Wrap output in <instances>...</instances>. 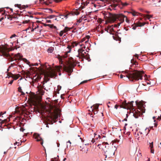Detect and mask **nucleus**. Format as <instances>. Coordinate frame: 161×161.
<instances>
[{"mask_svg": "<svg viewBox=\"0 0 161 161\" xmlns=\"http://www.w3.org/2000/svg\"><path fill=\"white\" fill-rule=\"evenodd\" d=\"M122 72L125 74L126 77L132 81H133L134 80H142V74L144 73V72L143 71H140L136 70L130 71L126 70L125 71H123Z\"/></svg>", "mask_w": 161, "mask_h": 161, "instance_id": "obj_1", "label": "nucleus"}, {"mask_svg": "<svg viewBox=\"0 0 161 161\" xmlns=\"http://www.w3.org/2000/svg\"><path fill=\"white\" fill-rule=\"evenodd\" d=\"M124 15L122 14H116L109 13L107 17V19L108 22L110 23L116 21L117 24H115L114 26L117 27L124 21Z\"/></svg>", "mask_w": 161, "mask_h": 161, "instance_id": "obj_2", "label": "nucleus"}, {"mask_svg": "<svg viewBox=\"0 0 161 161\" xmlns=\"http://www.w3.org/2000/svg\"><path fill=\"white\" fill-rule=\"evenodd\" d=\"M141 107H138V109L136 110L135 109L133 106V107L130 109H129V111L130 112L131 110L132 111L133 115L136 118H138L139 116L142 114V113H145V110L144 108L143 107V104H142Z\"/></svg>", "mask_w": 161, "mask_h": 161, "instance_id": "obj_3", "label": "nucleus"}, {"mask_svg": "<svg viewBox=\"0 0 161 161\" xmlns=\"http://www.w3.org/2000/svg\"><path fill=\"white\" fill-rule=\"evenodd\" d=\"M49 113L51 118L54 120L60 116L61 114L60 110L56 107H52L49 111Z\"/></svg>", "mask_w": 161, "mask_h": 161, "instance_id": "obj_4", "label": "nucleus"}, {"mask_svg": "<svg viewBox=\"0 0 161 161\" xmlns=\"http://www.w3.org/2000/svg\"><path fill=\"white\" fill-rule=\"evenodd\" d=\"M76 64L73 61L72 62L70 63L68 66L64 65L63 69L64 71L67 72L68 73V75L69 76L73 71V68L76 66Z\"/></svg>", "mask_w": 161, "mask_h": 161, "instance_id": "obj_5", "label": "nucleus"}, {"mask_svg": "<svg viewBox=\"0 0 161 161\" xmlns=\"http://www.w3.org/2000/svg\"><path fill=\"white\" fill-rule=\"evenodd\" d=\"M133 101H131L130 103H127L126 101L122 102L121 104L120 105L116 104L114 106V108L117 109L118 108L120 107V108H123L125 109H130L133 107Z\"/></svg>", "mask_w": 161, "mask_h": 161, "instance_id": "obj_6", "label": "nucleus"}, {"mask_svg": "<svg viewBox=\"0 0 161 161\" xmlns=\"http://www.w3.org/2000/svg\"><path fill=\"white\" fill-rule=\"evenodd\" d=\"M6 48L4 47L0 48V53L2 54V55L8 57V60L9 61H13V58L10 56L9 53L6 52Z\"/></svg>", "mask_w": 161, "mask_h": 161, "instance_id": "obj_7", "label": "nucleus"}, {"mask_svg": "<svg viewBox=\"0 0 161 161\" xmlns=\"http://www.w3.org/2000/svg\"><path fill=\"white\" fill-rule=\"evenodd\" d=\"M99 106V105L98 104H96L91 107V109L89 110L90 112L91 110L92 111V114L91 115H92V114H96L97 113L98 111ZM91 116L93 117V116Z\"/></svg>", "mask_w": 161, "mask_h": 161, "instance_id": "obj_8", "label": "nucleus"}, {"mask_svg": "<svg viewBox=\"0 0 161 161\" xmlns=\"http://www.w3.org/2000/svg\"><path fill=\"white\" fill-rule=\"evenodd\" d=\"M56 75L55 71L53 69H50L45 74V76L46 77H53Z\"/></svg>", "mask_w": 161, "mask_h": 161, "instance_id": "obj_9", "label": "nucleus"}, {"mask_svg": "<svg viewBox=\"0 0 161 161\" xmlns=\"http://www.w3.org/2000/svg\"><path fill=\"white\" fill-rule=\"evenodd\" d=\"M78 54L76 56V57L81 58L84 57L86 55V52H85L84 50L82 48L79 49L78 51Z\"/></svg>", "mask_w": 161, "mask_h": 161, "instance_id": "obj_10", "label": "nucleus"}, {"mask_svg": "<svg viewBox=\"0 0 161 161\" xmlns=\"http://www.w3.org/2000/svg\"><path fill=\"white\" fill-rule=\"evenodd\" d=\"M28 96L29 97V98H28L29 100H30L32 103H35L36 102L37 98L34 93L31 92V93L29 94Z\"/></svg>", "mask_w": 161, "mask_h": 161, "instance_id": "obj_11", "label": "nucleus"}, {"mask_svg": "<svg viewBox=\"0 0 161 161\" xmlns=\"http://www.w3.org/2000/svg\"><path fill=\"white\" fill-rule=\"evenodd\" d=\"M34 136H35V139H36V141L38 142H40L41 144L43 147V140L40 137V135L37 134H34Z\"/></svg>", "mask_w": 161, "mask_h": 161, "instance_id": "obj_12", "label": "nucleus"}, {"mask_svg": "<svg viewBox=\"0 0 161 161\" xmlns=\"http://www.w3.org/2000/svg\"><path fill=\"white\" fill-rule=\"evenodd\" d=\"M115 3H119V4H120V6L122 5V7H120V8H122L123 7H124L126 6H127L128 5V4L126 3H123L120 0H114Z\"/></svg>", "mask_w": 161, "mask_h": 161, "instance_id": "obj_13", "label": "nucleus"}, {"mask_svg": "<svg viewBox=\"0 0 161 161\" xmlns=\"http://www.w3.org/2000/svg\"><path fill=\"white\" fill-rule=\"evenodd\" d=\"M88 3H87V2H84L83 1H81V5L80 7L78 9L80 11L82 9L85 8L86 6L87 5Z\"/></svg>", "mask_w": 161, "mask_h": 161, "instance_id": "obj_14", "label": "nucleus"}, {"mask_svg": "<svg viewBox=\"0 0 161 161\" xmlns=\"http://www.w3.org/2000/svg\"><path fill=\"white\" fill-rule=\"evenodd\" d=\"M43 88H44L45 90H46L47 91V90H46L45 88H43V87H42L39 88L38 89V91L39 92V94L40 95H43L45 93L44 91L43 90Z\"/></svg>", "mask_w": 161, "mask_h": 161, "instance_id": "obj_15", "label": "nucleus"}, {"mask_svg": "<svg viewBox=\"0 0 161 161\" xmlns=\"http://www.w3.org/2000/svg\"><path fill=\"white\" fill-rule=\"evenodd\" d=\"M41 78L40 75H36L34 76L33 80H34L35 82L38 81Z\"/></svg>", "mask_w": 161, "mask_h": 161, "instance_id": "obj_16", "label": "nucleus"}, {"mask_svg": "<svg viewBox=\"0 0 161 161\" xmlns=\"http://www.w3.org/2000/svg\"><path fill=\"white\" fill-rule=\"evenodd\" d=\"M11 75L10 76V77H12L14 79V80H16L19 78L20 76V75L19 74H17L16 75L11 74Z\"/></svg>", "mask_w": 161, "mask_h": 161, "instance_id": "obj_17", "label": "nucleus"}, {"mask_svg": "<svg viewBox=\"0 0 161 161\" xmlns=\"http://www.w3.org/2000/svg\"><path fill=\"white\" fill-rule=\"evenodd\" d=\"M68 53H66L63 56H59V57L58 58L59 59V60L60 61H62V60L63 59H64L65 58H66L67 57V55Z\"/></svg>", "mask_w": 161, "mask_h": 161, "instance_id": "obj_18", "label": "nucleus"}, {"mask_svg": "<svg viewBox=\"0 0 161 161\" xmlns=\"http://www.w3.org/2000/svg\"><path fill=\"white\" fill-rule=\"evenodd\" d=\"M105 30L108 32V31H109L110 32L114 31V29L113 27V25L108 26V29H105Z\"/></svg>", "mask_w": 161, "mask_h": 161, "instance_id": "obj_19", "label": "nucleus"}, {"mask_svg": "<svg viewBox=\"0 0 161 161\" xmlns=\"http://www.w3.org/2000/svg\"><path fill=\"white\" fill-rule=\"evenodd\" d=\"M14 57H16L17 58H19L18 59L15 58V60H16L18 59L19 60H21V58L22 57V56H21V55L20 53H18L16 54H15L14 55Z\"/></svg>", "mask_w": 161, "mask_h": 161, "instance_id": "obj_20", "label": "nucleus"}, {"mask_svg": "<svg viewBox=\"0 0 161 161\" xmlns=\"http://www.w3.org/2000/svg\"><path fill=\"white\" fill-rule=\"evenodd\" d=\"M101 138V136L98 135V137H96V138L93 139L91 141V142L92 143H94V142H96V141H97L98 140V141H99V140Z\"/></svg>", "mask_w": 161, "mask_h": 161, "instance_id": "obj_21", "label": "nucleus"}, {"mask_svg": "<svg viewBox=\"0 0 161 161\" xmlns=\"http://www.w3.org/2000/svg\"><path fill=\"white\" fill-rule=\"evenodd\" d=\"M82 58H85L88 61H90L91 60L89 57V55L88 54V53H87V54L86 55V56H85L84 57H83Z\"/></svg>", "mask_w": 161, "mask_h": 161, "instance_id": "obj_22", "label": "nucleus"}, {"mask_svg": "<svg viewBox=\"0 0 161 161\" xmlns=\"http://www.w3.org/2000/svg\"><path fill=\"white\" fill-rule=\"evenodd\" d=\"M15 6H17L18 8H19L20 9H25L26 8L25 6H21V5L20 4H15Z\"/></svg>", "mask_w": 161, "mask_h": 161, "instance_id": "obj_23", "label": "nucleus"}, {"mask_svg": "<svg viewBox=\"0 0 161 161\" xmlns=\"http://www.w3.org/2000/svg\"><path fill=\"white\" fill-rule=\"evenodd\" d=\"M142 16H143L145 18H146L147 19H149L151 18H152L153 17L152 15H148V14H147V15L142 14Z\"/></svg>", "mask_w": 161, "mask_h": 161, "instance_id": "obj_24", "label": "nucleus"}, {"mask_svg": "<svg viewBox=\"0 0 161 161\" xmlns=\"http://www.w3.org/2000/svg\"><path fill=\"white\" fill-rule=\"evenodd\" d=\"M44 25L45 26H48L51 28H54L55 29H57V27L56 26H54L53 25L45 24V25Z\"/></svg>", "mask_w": 161, "mask_h": 161, "instance_id": "obj_25", "label": "nucleus"}, {"mask_svg": "<svg viewBox=\"0 0 161 161\" xmlns=\"http://www.w3.org/2000/svg\"><path fill=\"white\" fill-rule=\"evenodd\" d=\"M18 91L19 92H21V95H25V93L24 92L22 91L21 89V87L20 86L18 88Z\"/></svg>", "mask_w": 161, "mask_h": 161, "instance_id": "obj_26", "label": "nucleus"}, {"mask_svg": "<svg viewBox=\"0 0 161 161\" xmlns=\"http://www.w3.org/2000/svg\"><path fill=\"white\" fill-rule=\"evenodd\" d=\"M52 2L51 0L50 1L49 0L46 1H44L43 2V3L47 5H49V4L52 3Z\"/></svg>", "mask_w": 161, "mask_h": 161, "instance_id": "obj_27", "label": "nucleus"}, {"mask_svg": "<svg viewBox=\"0 0 161 161\" xmlns=\"http://www.w3.org/2000/svg\"><path fill=\"white\" fill-rule=\"evenodd\" d=\"M84 19V18H83V16L80 17L78 20H77V23L76 24V25L82 22V20Z\"/></svg>", "mask_w": 161, "mask_h": 161, "instance_id": "obj_28", "label": "nucleus"}, {"mask_svg": "<svg viewBox=\"0 0 161 161\" xmlns=\"http://www.w3.org/2000/svg\"><path fill=\"white\" fill-rule=\"evenodd\" d=\"M80 44V43H77L76 42H73L72 44V46L74 47L75 46H76L78 44Z\"/></svg>", "mask_w": 161, "mask_h": 161, "instance_id": "obj_29", "label": "nucleus"}, {"mask_svg": "<svg viewBox=\"0 0 161 161\" xmlns=\"http://www.w3.org/2000/svg\"><path fill=\"white\" fill-rule=\"evenodd\" d=\"M53 48H50L47 49L48 52L49 53H52L53 52Z\"/></svg>", "mask_w": 161, "mask_h": 161, "instance_id": "obj_30", "label": "nucleus"}, {"mask_svg": "<svg viewBox=\"0 0 161 161\" xmlns=\"http://www.w3.org/2000/svg\"><path fill=\"white\" fill-rule=\"evenodd\" d=\"M114 0H114V3H115L114 4V7L115 8V7H117V6H119V7H120V4H119V3H115L114 2Z\"/></svg>", "mask_w": 161, "mask_h": 161, "instance_id": "obj_31", "label": "nucleus"}, {"mask_svg": "<svg viewBox=\"0 0 161 161\" xmlns=\"http://www.w3.org/2000/svg\"><path fill=\"white\" fill-rule=\"evenodd\" d=\"M145 23L144 22L143 23H141L140 22L138 24V26H139L140 27L142 26H144L145 24Z\"/></svg>", "mask_w": 161, "mask_h": 161, "instance_id": "obj_32", "label": "nucleus"}, {"mask_svg": "<svg viewBox=\"0 0 161 161\" xmlns=\"http://www.w3.org/2000/svg\"><path fill=\"white\" fill-rule=\"evenodd\" d=\"M62 68V66H57L56 67V69L59 72L60 71V70Z\"/></svg>", "mask_w": 161, "mask_h": 161, "instance_id": "obj_33", "label": "nucleus"}, {"mask_svg": "<svg viewBox=\"0 0 161 161\" xmlns=\"http://www.w3.org/2000/svg\"><path fill=\"white\" fill-rule=\"evenodd\" d=\"M130 13L132 14L134 16H135L137 14V12L135 11H132L131 12H130Z\"/></svg>", "mask_w": 161, "mask_h": 161, "instance_id": "obj_34", "label": "nucleus"}, {"mask_svg": "<svg viewBox=\"0 0 161 161\" xmlns=\"http://www.w3.org/2000/svg\"><path fill=\"white\" fill-rule=\"evenodd\" d=\"M56 17H57V16H56L54 15H50L48 16H47V18H49V19H52V18H54Z\"/></svg>", "mask_w": 161, "mask_h": 161, "instance_id": "obj_35", "label": "nucleus"}, {"mask_svg": "<svg viewBox=\"0 0 161 161\" xmlns=\"http://www.w3.org/2000/svg\"><path fill=\"white\" fill-rule=\"evenodd\" d=\"M132 26H133V27H132V28L134 30H135L136 29V27L138 26V24H135L134 25H133Z\"/></svg>", "mask_w": 161, "mask_h": 161, "instance_id": "obj_36", "label": "nucleus"}, {"mask_svg": "<svg viewBox=\"0 0 161 161\" xmlns=\"http://www.w3.org/2000/svg\"><path fill=\"white\" fill-rule=\"evenodd\" d=\"M71 29V28L68 27H65L64 28V30L66 32H67L68 31H69Z\"/></svg>", "mask_w": 161, "mask_h": 161, "instance_id": "obj_37", "label": "nucleus"}, {"mask_svg": "<svg viewBox=\"0 0 161 161\" xmlns=\"http://www.w3.org/2000/svg\"><path fill=\"white\" fill-rule=\"evenodd\" d=\"M149 147L150 149L153 148V142H152L151 143H149Z\"/></svg>", "mask_w": 161, "mask_h": 161, "instance_id": "obj_38", "label": "nucleus"}, {"mask_svg": "<svg viewBox=\"0 0 161 161\" xmlns=\"http://www.w3.org/2000/svg\"><path fill=\"white\" fill-rule=\"evenodd\" d=\"M23 60L27 64H29L30 63V62L28 61L25 58H23Z\"/></svg>", "mask_w": 161, "mask_h": 161, "instance_id": "obj_39", "label": "nucleus"}, {"mask_svg": "<svg viewBox=\"0 0 161 161\" xmlns=\"http://www.w3.org/2000/svg\"><path fill=\"white\" fill-rule=\"evenodd\" d=\"M29 21H30L29 20H24L22 22V23L24 24H26H26L28 23L29 22Z\"/></svg>", "mask_w": 161, "mask_h": 161, "instance_id": "obj_40", "label": "nucleus"}, {"mask_svg": "<svg viewBox=\"0 0 161 161\" xmlns=\"http://www.w3.org/2000/svg\"><path fill=\"white\" fill-rule=\"evenodd\" d=\"M97 116H99V117H100V116L103 117V113H101V112H100V113H99L97 115Z\"/></svg>", "mask_w": 161, "mask_h": 161, "instance_id": "obj_41", "label": "nucleus"}, {"mask_svg": "<svg viewBox=\"0 0 161 161\" xmlns=\"http://www.w3.org/2000/svg\"><path fill=\"white\" fill-rule=\"evenodd\" d=\"M124 16H125L124 19L125 18L126 22L127 23H129V21H130V20L127 19V17L126 16H125V15H124Z\"/></svg>", "mask_w": 161, "mask_h": 161, "instance_id": "obj_42", "label": "nucleus"}, {"mask_svg": "<svg viewBox=\"0 0 161 161\" xmlns=\"http://www.w3.org/2000/svg\"><path fill=\"white\" fill-rule=\"evenodd\" d=\"M11 74H13L12 73H10V72L8 73V74H7L8 76H7L6 77V78L8 77V78L10 77V76L11 75Z\"/></svg>", "mask_w": 161, "mask_h": 161, "instance_id": "obj_43", "label": "nucleus"}, {"mask_svg": "<svg viewBox=\"0 0 161 161\" xmlns=\"http://www.w3.org/2000/svg\"><path fill=\"white\" fill-rule=\"evenodd\" d=\"M126 118H125L122 121H127V118H128V114H126Z\"/></svg>", "mask_w": 161, "mask_h": 161, "instance_id": "obj_44", "label": "nucleus"}, {"mask_svg": "<svg viewBox=\"0 0 161 161\" xmlns=\"http://www.w3.org/2000/svg\"><path fill=\"white\" fill-rule=\"evenodd\" d=\"M88 80H84L82 82H81L80 83V84H83V83H87Z\"/></svg>", "mask_w": 161, "mask_h": 161, "instance_id": "obj_45", "label": "nucleus"}, {"mask_svg": "<svg viewBox=\"0 0 161 161\" xmlns=\"http://www.w3.org/2000/svg\"><path fill=\"white\" fill-rule=\"evenodd\" d=\"M75 14L76 15H78L80 14V12L78 11H76L75 12Z\"/></svg>", "mask_w": 161, "mask_h": 161, "instance_id": "obj_46", "label": "nucleus"}, {"mask_svg": "<svg viewBox=\"0 0 161 161\" xmlns=\"http://www.w3.org/2000/svg\"><path fill=\"white\" fill-rule=\"evenodd\" d=\"M38 65V64L37 63H35V64H32L30 65V66H37Z\"/></svg>", "mask_w": 161, "mask_h": 161, "instance_id": "obj_47", "label": "nucleus"}, {"mask_svg": "<svg viewBox=\"0 0 161 161\" xmlns=\"http://www.w3.org/2000/svg\"><path fill=\"white\" fill-rule=\"evenodd\" d=\"M63 34L64 33H63V31H61L59 33V36H63Z\"/></svg>", "mask_w": 161, "mask_h": 161, "instance_id": "obj_48", "label": "nucleus"}, {"mask_svg": "<svg viewBox=\"0 0 161 161\" xmlns=\"http://www.w3.org/2000/svg\"><path fill=\"white\" fill-rule=\"evenodd\" d=\"M16 36V35L15 34H14L13 35H12L10 37V38L11 39L12 38L14 37L15 36Z\"/></svg>", "mask_w": 161, "mask_h": 161, "instance_id": "obj_49", "label": "nucleus"}, {"mask_svg": "<svg viewBox=\"0 0 161 161\" xmlns=\"http://www.w3.org/2000/svg\"><path fill=\"white\" fill-rule=\"evenodd\" d=\"M151 149V153H154V149L153 148L150 149Z\"/></svg>", "mask_w": 161, "mask_h": 161, "instance_id": "obj_50", "label": "nucleus"}, {"mask_svg": "<svg viewBox=\"0 0 161 161\" xmlns=\"http://www.w3.org/2000/svg\"><path fill=\"white\" fill-rule=\"evenodd\" d=\"M59 16L61 19H63L64 17V16L62 15H60Z\"/></svg>", "mask_w": 161, "mask_h": 161, "instance_id": "obj_51", "label": "nucleus"}, {"mask_svg": "<svg viewBox=\"0 0 161 161\" xmlns=\"http://www.w3.org/2000/svg\"><path fill=\"white\" fill-rule=\"evenodd\" d=\"M14 65H16V64H15L14 63L11 64L10 65L11 67H14Z\"/></svg>", "mask_w": 161, "mask_h": 161, "instance_id": "obj_52", "label": "nucleus"}, {"mask_svg": "<svg viewBox=\"0 0 161 161\" xmlns=\"http://www.w3.org/2000/svg\"><path fill=\"white\" fill-rule=\"evenodd\" d=\"M13 81L14 80H11L10 82L8 84H10V85H11L12 83H13Z\"/></svg>", "mask_w": 161, "mask_h": 161, "instance_id": "obj_53", "label": "nucleus"}, {"mask_svg": "<svg viewBox=\"0 0 161 161\" xmlns=\"http://www.w3.org/2000/svg\"><path fill=\"white\" fill-rule=\"evenodd\" d=\"M62 0H55V2L57 3L60 2Z\"/></svg>", "mask_w": 161, "mask_h": 161, "instance_id": "obj_54", "label": "nucleus"}, {"mask_svg": "<svg viewBox=\"0 0 161 161\" xmlns=\"http://www.w3.org/2000/svg\"><path fill=\"white\" fill-rule=\"evenodd\" d=\"M135 136L136 137H137V136L139 135L138 133H136L135 134Z\"/></svg>", "mask_w": 161, "mask_h": 161, "instance_id": "obj_55", "label": "nucleus"}, {"mask_svg": "<svg viewBox=\"0 0 161 161\" xmlns=\"http://www.w3.org/2000/svg\"><path fill=\"white\" fill-rule=\"evenodd\" d=\"M148 130V132H147V134H146V135H147V134H148V133L149 132V131H150V130H149L148 129H145V130Z\"/></svg>", "mask_w": 161, "mask_h": 161, "instance_id": "obj_56", "label": "nucleus"}, {"mask_svg": "<svg viewBox=\"0 0 161 161\" xmlns=\"http://www.w3.org/2000/svg\"><path fill=\"white\" fill-rule=\"evenodd\" d=\"M135 56L137 58H138V54H136L135 55Z\"/></svg>", "mask_w": 161, "mask_h": 161, "instance_id": "obj_57", "label": "nucleus"}, {"mask_svg": "<svg viewBox=\"0 0 161 161\" xmlns=\"http://www.w3.org/2000/svg\"><path fill=\"white\" fill-rule=\"evenodd\" d=\"M18 144V146L19 145V142L18 143L17 142H16L15 143H14V144L15 145L16 144Z\"/></svg>", "mask_w": 161, "mask_h": 161, "instance_id": "obj_58", "label": "nucleus"}, {"mask_svg": "<svg viewBox=\"0 0 161 161\" xmlns=\"http://www.w3.org/2000/svg\"><path fill=\"white\" fill-rule=\"evenodd\" d=\"M3 112H1L0 113V116H1L2 115H3Z\"/></svg>", "mask_w": 161, "mask_h": 161, "instance_id": "obj_59", "label": "nucleus"}, {"mask_svg": "<svg viewBox=\"0 0 161 161\" xmlns=\"http://www.w3.org/2000/svg\"><path fill=\"white\" fill-rule=\"evenodd\" d=\"M134 62V59H132L131 61V63H133V62Z\"/></svg>", "mask_w": 161, "mask_h": 161, "instance_id": "obj_60", "label": "nucleus"}, {"mask_svg": "<svg viewBox=\"0 0 161 161\" xmlns=\"http://www.w3.org/2000/svg\"><path fill=\"white\" fill-rule=\"evenodd\" d=\"M123 75H120V78H123Z\"/></svg>", "mask_w": 161, "mask_h": 161, "instance_id": "obj_61", "label": "nucleus"}, {"mask_svg": "<svg viewBox=\"0 0 161 161\" xmlns=\"http://www.w3.org/2000/svg\"><path fill=\"white\" fill-rule=\"evenodd\" d=\"M3 19L4 18L3 17L1 18V19H0V22L2 21Z\"/></svg>", "mask_w": 161, "mask_h": 161, "instance_id": "obj_62", "label": "nucleus"}, {"mask_svg": "<svg viewBox=\"0 0 161 161\" xmlns=\"http://www.w3.org/2000/svg\"><path fill=\"white\" fill-rule=\"evenodd\" d=\"M63 31V33H66V31H65V30H64H64H62V31Z\"/></svg>", "mask_w": 161, "mask_h": 161, "instance_id": "obj_63", "label": "nucleus"}, {"mask_svg": "<svg viewBox=\"0 0 161 161\" xmlns=\"http://www.w3.org/2000/svg\"><path fill=\"white\" fill-rule=\"evenodd\" d=\"M85 40V39L83 38V39L82 40H81V42H83Z\"/></svg>", "mask_w": 161, "mask_h": 161, "instance_id": "obj_64", "label": "nucleus"}]
</instances>
